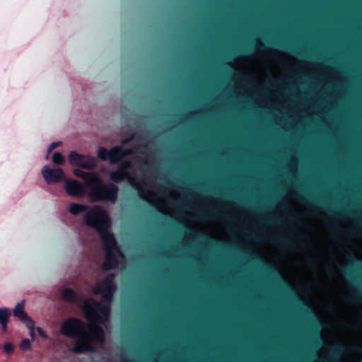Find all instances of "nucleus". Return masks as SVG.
<instances>
[{
  "label": "nucleus",
  "mask_w": 362,
  "mask_h": 362,
  "mask_svg": "<svg viewBox=\"0 0 362 362\" xmlns=\"http://www.w3.org/2000/svg\"><path fill=\"white\" fill-rule=\"evenodd\" d=\"M64 189L69 196L71 197L79 198L88 194L89 199H90V188H88V185L77 180H65Z\"/></svg>",
  "instance_id": "nucleus-5"
},
{
  "label": "nucleus",
  "mask_w": 362,
  "mask_h": 362,
  "mask_svg": "<svg viewBox=\"0 0 362 362\" xmlns=\"http://www.w3.org/2000/svg\"><path fill=\"white\" fill-rule=\"evenodd\" d=\"M69 211L74 216L84 214L82 223L78 228V235L83 246V255L88 264L90 262V206L72 203Z\"/></svg>",
  "instance_id": "nucleus-3"
},
{
  "label": "nucleus",
  "mask_w": 362,
  "mask_h": 362,
  "mask_svg": "<svg viewBox=\"0 0 362 362\" xmlns=\"http://www.w3.org/2000/svg\"><path fill=\"white\" fill-rule=\"evenodd\" d=\"M102 320L100 317L94 316L92 313V345L95 344L96 342L102 341L103 339V334L100 329L96 330L93 332V322L101 321ZM91 349H93V346H91Z\"/></svg>",
  "instance_id": "nucleus-13"
},
{
  "label": "nucleus",
  "mask_w": 362,
  "mask_h": 362,
  "mask_svg": "<svg viewBox=\"0 0 362 362\" xmlns=\"http://www.w3.org/2000/svg\"><path fill=\"white\" fill-rule=\"evenodd\" d=\"M122 154L120 148H114L110 152L106 149L100 148L98 149V155L103 160H109L111 163L117 162Z\"/></svg>",
  "instance_id": "nucleus-11"
},
{
  "label": "nucleus",
  "mask_w": 362,
  "mask_h": 362,
  "mask_svg": "<svg viewBox=\"0 0 362 362\" xmlns=\"http://www.w3.org/2000/svg\"><path fill=\"white\" fill-rule=\"evenodd\" d=\"M1 327H2V330H3L4 332H6V329H7V325H8V324H4V323H3V324H1Z\"/></svg>",
  "instance_id": "nucleus-22"
},
{
  "label": "nucleus",
  "mask_w": 362,
  "mask_h": 362,
  "mask_svg": "<svg viewBox=\"0 0 362 362\" xmlns=\"http://www.w3.org/2000/svg\"><path fill=\"white\" fill-rule=\"evenodd\" d=\"M14 351V346L11 343H6L4 345V351L7 354H11Z\"/></svg>",
  "instance_id": "nucleus-19"
},
{
  "label": "nucleus",
  "mask_w": 362,
  "mask_h": 362,
  "mask_svg": "<svg viewBox=\"0 0 362 362\" xmlns=\"http://www.w3.org/2000/svg\"><path fill=\"white\" fill-rule=\"evenodd\" d=\"M85 324L77 317L66 319L60 326L61 334L74 340L70 350L75 354L90 351V298L85 301Z\"/></svg>",
  "instance_id": "nucleus-1"
},
{
  "label": "nucleus",
  "mask_w": 362,
  "mask_h": 362,
  "mask_svg": "<svg viewBox=\"0 0 362 362\" xmlns=\"http://www.w3.org/2000/svg\"><path fill=\"white\" fill-rule=\"evenodd\" d=\"M93 226L95 227L99 231L105 243L107 255L103 265L104 269H114L119 264H122L124 257L117 247L112 234L107 230L109 226L108 216L104 210L99 207H92Z\"/></svg>",
  "instance_id": "nucleus-2"
},
{
  "label": "nucleus",
  "mask_w": 362,
  "mask_h": 362,
  "mask_svg": "<svg viewBox=\"0 0 362 362\" xmlns=\"http://www.w3.org/2000/svg\"><path fill=\"white\" fill-rule=\"evenodd\" d=\"M129 182L131 184L136 187V188L138 189L139 195L143 197L146 201L152 203L153 204L157 205L156 203V195L153 193L152 192H148L146 194H144L143 192V188L141 186L136 185V184L133 182L132 179L131 177H129Z\"/></svg>",
  "instance_id": "nucleus-12"
},
{
  "label": "nucleus",
  "mask_w": 362,
  "mask_h": 362,
  "mask_svg": "<svg viewBox=\"0 0 362 362\" xmlns=\"http://www.w3.org/2000/svg\"><path fill=\"white\" fill-rule=\"evenodd\" d=\"M83 170V168H76L74 170V174L75 176L82 178L84 180L83 184L90 188V172H85Z\"/></svg>",
  "instance_id": "nucleus-14"
},
{
  "label": "nucleus",
  "mask_w": 362,
  "mask_h": 362,
  "mask_svg": "<svg viewBox=\"0 0 362 362\" xmlns=\"http://www.w3.org/2000/svg\"><path fill=\"white\" fill-rule=\"evenodd\" d=\"M25 302L22 300L18 303L13 311V316L18 317L21 322L26 325V327L30 330V334L32 337L34 336L35 322L27 315L24 310Z\"/></svg>",
  "instance_id": "nucleus-7"
},
{
  "label": "nucleus",
  "mask_w": 362,
  "mask_h": 362,
  "mask_svg": "<svg viewBox=\"0 0 362 362\" xmlns=\"http://www.w3.org/2000/svg\"><path fill=\"white\" fill-rule=\"evenodd\" d=\"M112 277H108L107 279L99 284L98 290L95 293H102L104 298V305L99 309L100 315H97L101 320H105L107 317L109 310L106 306L112 299V293L115 291L116 287L112 281Z\"/></svg>",
  "instance_id": "nucleus-4"
},
{
  "label": "nucleus",
  "mask_w": 362,
  "mask_h": 362,
  "mask_svg": "<svg viewBox=\"0 0 362 362\" xmlns=\"http://www.w3.org/2000/svg\"><path fill=\"white\" fill-rule=\"evenodd\" d=\"M61 296L64 301L69 303H74V304H83L85 305V301L87 298H90V297H87L84 298V296L81 294H79L75 292L72 288H65L61 291Z\"/></svg>",
  "instance_id": "nucleus-9"
},
{
  "label": "nucleus",
  "mask_w": 362,
  "mask_h": 362,
  "mask_svg": "<svg viewBox=\"0 0 362 362\" xmlns=\"http://www.w3.org/2000/svg\"><path fill=\"white\" fill-rule=\"evenodd\" d=\"M52 162L57 165H62L65 163V158L61 153L55 152L52 156Z\"/></svg>",
  "instance_id": "nucleus-16"
},
{
  "label": "nucleus",
  "mask_w": 362,
  "mask_h": 362,
  "mask_svg": "<svg viewBox=\"0 0 362 362\" xmlns=\"http://www.w3.org/2000/svg\"><path fill=\"white\" fill-rule=\"evenodd\" d=\"M20 349L22 351H28L31 347L30 341L28 339H23L20 343Z\"/></svg>",
  "instance_id": "nucleus-18"
},
{
  "label": "nucleus",
  "mask_w": 362,
  "mask_h": 362,
  "mask_svg": "<svg viewBox=\"0 0 362 362\" xmlns=\"http://www.w3.org/2000/svg\"><path fill=\"white\" fill-rule=\"evenodd\" d=\"M61 145H62L61 141L52 142V144H50L48 147V149H47V154H49L51 151H52L55 148H57ZM47 157H48V155H47L46 158H47Z\"/></svg>",
  "instance_id": "nucleus-20"
},
{
  "label": "nucleus",
  "mask_w": 362,
  "mask_h": 362,
  "mask_svg": "<svg viewBox=\"0 0 362 362\" xmlns=\"http://www.w3.org/2000/svg\"><path fill=\"white\" fill-rule=\"evenodd\" d=\"M93 177L92 176V201L95 199H105L114 202L116 199V189L112 187L110 189V195L107 194L106 187H100L96 189L93 187Z\"/></svg>",
  "instance_id": "nucleus-10"
},
{
  "label": "nucleus",
  "mask_w": 362,
  "mask_h": 362,
  "mask_svg": "<svg viewBox=\"0 0 362 362\" xmlns=\"http://www.w3.org/2000/svg\"><path fill=\"white\" fill-rule=\"evenodd\" d=\"M69 163L74 167L83 169H90V156L79 154L72 151L68 156Z\"/></svg>",
  "instance_id": "nucleus-8"
},
{
  "label": "nucleus",
  "mask_w": 362,
  "mask_h": 362,
  "mask_svg": "<svg viewBox=\"0 0 362 362\" xmlns=\"http://www.w3.org/2000/svg\"><path fill=\"white\" fill-rule=\"evenodd\" d=\"M35 329L37 330L38 334L42 337L44 339H46L47 338V334L45 333V332L40 327H35Z\"/></svg>",
  "instance_id": "nucleus-21"
},
{
  "label": "nucleus",
  "mask_w": 362,
  "mask_h": 362,
  "mask_svg": "<svg viewBox=\"0 0 362 362\" xmlns=\"http://www.w3.org/2000/svg\"><path fill=\"white\" fill-rule=\"evenodd\" d=\"M11 311L6 308H0V323L8 324Z\"/></svg>",
  "instance_id": "nucleus-15"
},
{
  "label": "nucleus",
  "mask_w": 362,
  "mask_h": 362,
  "mask_svg": "<svg viewBox=\"0 0 362 362\" xmlns=\"http://www.w3.org/2000/svg\"><path fill=\"white\" fill-rule=\"evenodd\" d=\"M125 176H127V173L125 172H124L123 170L118 173H113L111 175L112 179L116 182L123 180Z\"/></svg>",
  "instance_id": "nucleus-17"
},
{
  "label": "nucleus",
  "mask_w": 362,
  "mask_h": 362,
  "mask_svg": "<svg viewBox=\"0 0 362 362\" xmlns=\"http://www.w3.org/2000/svg\"><path fill=\"white\" fill-rule=\"evenodd\" d=\"M45 181L47 184H56L62 182H65V175L64 170L60 168H50L47 165L43 167L41 171Z\"/></svg>",
  "instance_id": "nucleus-6"
}]
</instances>
